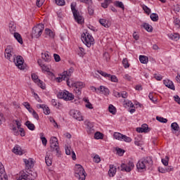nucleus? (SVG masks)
Listing matches in <instances>:
<instances>
[{"instance_id":"nucleus-1","label":"nucleus","mask_w":180,"mask_h":180,"mask_svg":"<svg viewBox=\"0 0 180 180\" xmlns=\"http://www.w3.org/2000/svg\"><path fill=\"white\" fill-rule=\"evenodd\" d=\"M5 58L9 60L11 63H14L16 67L19 68V70H25V60L23 58L20 56H17L13 51V48L11 46H8L5 49L4 52Z\"/></svg>"},{"instance_id":"nucleus-2","label":"nucleus","mask_w":180,"mask_h":180,"mask_svg":"<svg viewBox=\"0 0 180 180\" xmlns=\"http://www.w3.org/2000/svg\"><path fill=\"white\" fill-rule=\"evenodd\" d=\"M11 130L14 136H20L21 137H25V136H26L25 129L22 128V122L19 121V120H15L13 121Z\"/></svg>"},{"instance_id":"nucleus-3","label":"nucleus","mask_w":180,"mask_h":180,"mask_svg":"<svg viewBox=\"0 0 180 180\" xmlns=\"http://www.w3.org/2000/svg\"><path fill=\"white\" fill-rule=\"evenodd\" d=\"M68 86H72L73 91L77 95H81L82 94L83 88H85V83L82 82H72V79L67 80Z\"/></svg>"},{"instance_id":"nucleus-4","label":"nucleus","mask_w":180,"mask_h":180,"mask_svg":"<svg viewBox=\"0 0 180 180\" xmlns=\"http://www.w3.org/2000/svg\"><path fill=\"white\" fill-rule=\"evenodd\" d=\"M82 41H83L86 47H91V46L95 44V39H94V37L88 32L82 34Z\"/></svg>"},{"instance_id":"nucleus-5","label":"nucleus","mask_w":180,"mask_h":180,"mask_svg":"<svg viewBox=\"0 0 180 180\" xmlns=\"http://www.w3.org/2000/svg\"><path fill=\"white\" fill-rule=\"evenodd\" d=\"M75 176L79 180H85L86 178V173L82 165L77 164L75 166Z\"/></svg>"},{"instance_id":"nucleus-6","label":"nucleus","mask_w":180,"mask_h":180,"mask_svg":"<svg viewBox=\"0 0 180 180\" xmlns=\"http://www.w3.org/2000/svg\"><path fill=\"white\" fill-rule=\"evenodd\" d=\"M37 178V173L34 171L21 172L20 176L17 180H34Z\"/></svg>"},{"instance_id":"nucleus-7","label":"nucleus","mask_w":180,"mask_h":180,"mask_svg":"<svg viewBox=\"0 0 180 180\" xmlns=\"http://www.w3.org/2000/svg\"><path fill=\"white\" fill-rule=\"evenodd\" d=\"M57 96L58 99H63V101H65L66 102L74 101L75 98V96L67 90L60 91L58 93Z\"/></svg>"},{"instance_id":"nucleus-8","label":"nucleus","mask_w":180,"mask_h":180,"mask_svg":"<svg viewBox=\"0 0 180 180\" xmlns=\"http://www.w3.org/2000/svg\"><path fill=\"white\" fill-rule=\"evenodd\" d=\"M153 164V160L150 158H145L141 159L136 164L137 169H146L147 167H150Z\"/></svg>"},{"instance_id":"nucleus-9","label":"nucleus","mask_w":180,"mask_h":180,"mask_svg":"<svg viewBox=\"0 0 180 180\" xmlns=\"http://www.w3.org/2000/svg\"><path fill=\"white\" fill-rule=\"evenodd\" d=\"M44 30V25L38 24L32 28V39H39L41 34H43V31Z\"/></svg>"},{"instance_id":"nucleus-10","label":"nucleus","mask_w":180,"mask_h":180,"mask_svg":"<svg viewBox=\"0 0 180 180\" xmlns=\"http://www.w3.org/2000/svg\"><path fill=\"white\" fill-rule=\"evenodd\" d=\"M72 72H74L73 68H70L68 70L64 71L59 75V77L55 78V81H56V82H62L63 81H65V79L66 81H68L70 80L69 78L70 75H72Z\"/></svg>"},{"instance_id":"nucleus-11","label":"nucleus","mask_w":180,"mask_h":180,"mask_svg":"<svg viewBox=\"0 0 180 180\" xmlns=\"http://www.w3.org/2000/svg\"><path fill=\"white\" fill-rule=\"evenodd\" d=\"M70 6L75 20H76L77 23H82V22H84V18L82 16H81V15H79V13L75 8V3H72Z\"/></svg>"},{"instance_id":"nucleus-12","label":"nucleus","mask_w":180,"mask_h":180,"mask_svg":"<svg viewBox=\"0 0 180 180\" xmlns=\"http://www.w3.org/2000/svg\"><path fill=\"white\" fill-rule=\"evenodd\" d=\"M50 147L56 151V153L60 154V146H58V139L56 136H51L49 141Z\"/></svg>"},{"instance_id":"nucleus-13","label":"nucleus","mask_w":180,"mask_h":180,"mask_svg":"<svg viewBox=\"0 0 180 180\" xmlns=\"http://www.w3.org/2000/svg\"><path fill=\"white\" fill-rule=\"evenodd\" d=\"M98 74H100V75H102V77H104V78H106L109 81H111V82H119V79H117V77L116 75H112L110 74L106 73V72H103L102 70H97Z\"/></svg>"},{"instance_id":"nucleus-14","label":"nucleus","mask_w":180,"mask_h":180,"mask_svg":"<svg viewBox=\"0 0 180 180\" xmlns=\"http://www.w3.org/2000/svg\"><path fill=\"white\" fill-rule=\"evenodd\" d=\"M121 171L124 172H130L134 169V163L131 161H129L127 163H122L120 165Z\"/></svg>"},{"instance_id":"nucleus-15","label":"nucleus","mask_w":180,"mask_h":180,"mask_svg":"<svg viewBox=\"0 0 180 180\" xmlns=\"http://www.w3.org/2000/svg\"><path fill=\"white\" fill-rule=\"evenodd\" d=\"M31 78L32 79V81H34V82L35 84H37V85H38V86H39V88H41V89H46V84H44V82H43V81L40 80V79H39V76H37V75H36V73H32L31 75Z\"/></svg>"},{"instance_id":"nucleus-16","label":"nucleus","mask_w":180,"mask_h":180,"mask_svg":"<svg viewBox=\"0 0 180 180\" xmlns=\"http://www.w3.org/2000/svg\"><path fill=\"white\" fill-rule=\"evenodd\" d=\"M70 115L73 117V119H76V120H78L79 122L84 121V117L82 116V114H81V112L78 110H70Z\"/></svg>"},{"instance_id":"nucleus-17","label":"nucleus","mask_w":180,"mask_h":180,"mask_svg":"<svg viewBox=\"0 0 180 180\" xmlns=\"http://www.w3.org/2000/svg\"><path fill=\"white\" fill-rule=\"evenodd\" d=\"M124 108H129V112L132 113H134L136 112V107L134 106V104H133V102L130 100H126L124 101ZM131 108V109H130Z\"/></svg>"},{"instance_id":"nucleus-18","label":"nucleus","mask_w":180,"mask_h":180,"mask_svg":"<svg viewBox=\"0 0 180 180\" xmlns=\"http://www.w3.org/2000/svg\"><path fill=\"white\" fill-rule=\"evenodd\" d=\"M65 154H66L67 155H71V154H72V160H73L74 161H75V160H77V156H76V155H75V152H74V151L72 150V149H71V147H70V146H65Z\"/></svg>"},{"instance_id":"nucleus-19","label":"nucleus","mask_w":180,"mask_h":180,"mask_svg":"<svg viewBox=\"0 0 180 180\" xmlns=\"http://www.w3.org/2000/svg\"><path fill=\"white\" fill-rule=\"evenodd\" d=\"M163 84L169 88V89H172V91H175V85L174 84V82L168 79H166L163 80Z\"/></svg>"},{"instance_id":"nucleus-20","label":"nucleus","mask_w":180,"mask_h":180,"mask_svg":"<svg viewBox=\"0 0 180 180\" xmlns=\"http://www.w3.org/2000/svg\"><path fill=\"white\" fill-rule=\"evenodd\" d=\"M41 58L45 63H50L51 61V55L49 51H44L41 53Z\"/></svg>"},{"instance_id":"nucleus-21","label":"nucleus","mask_w":180,"mask_h":180,"mask_svg":"<svg viewBox=\"0 0 180 180\" xmlns=\"http://www.w3.org/2000/svg\"><path fill=\"white\" fill-rule=\"evenodd\" d=\"M23 161L25 164L27 169H30V168H33V167L34 166V162L32 158L24 159Z\"/></svg>"},{"instance_id":"nucleus-22","label":"nucleus","mask_w":180,"mask_h":180,"mask_svg":"<svg viewBox=\"0 0 180 180\" xmlns=\"http://www.w3.org/2000/svg\"><path fill=\"white\" fill-rule=\"evenodd\" d=\"M109 168H110L108 171L109 176H114L115 175H116V172L117 171V169L116 168V167H115V165H110Z\"/></svg>"},{"instance_id":"nucleus-23","label":"nucleus","mask_w":180,"mask_h":180,"mask_svg":"<svg viewBox=\"0 0 180 180\" xmlns=\"http://www.w3.org/2000/svg\"><path fill=\"white\" fill-rule=\"evenodd\" d=\"M13 153L14 154H16L17 155H23V150H22V148L19 145H16L14 146L13 149Z\"/></svg>"},{"instance_id":"nucleus-24","label":"nucleus","mask_w":180,"mask_h":180,"mask_svg":"<svg viewBox=\"0 0 180 180\" xmlns=\"http://www.w3.org/2000/svg\"><path fill=\"white\" fill-rule=\"evenodd\" d=\"M84 124L86 126L87 131L89 133H92V131H94V124H92V122L86 120Z\"/></svg>"},{"instance_id":"nucleus-25","label":"nucleus","mask_w":180,"mask_h":180,"mask_svg":"<svg viewBox=\"0 0 180 180\" xmlns=\"http://www.w3.org/2000/svg\"><path fill=\"white\" fill-rule=\"evenodd\" d=\"M98 91H101V92L105 96H108V95L110 94L109 89L104 86H100V87L98 89Z\"/></svg>"},{"instance_id":"nucleus-26","label":"nucleus","mask_w":180,"mask_h":180,"mask_svg":"<svg viewBox=\"0 0 180 180\" xmlns=\"http://www.w3.org/2000/svg\"><path fill=\"white\" fill-rule=\"evenodd\" d=\"M83 102L85 103V107L87 109H94V105H92V103H91V102H89V99L86 97L83 98Z\"/></svg>"},{"instance_id":"nucleus-27","label":"nucleus","mask_w":180,"mask_h":180,"mask_svg":"<svg viewBox=\"0 0 180 180\" xmlns=\"http://www.w3.org/2000/svg\"><path fill=\"white\" fill-rule=\"evenodd\" d=\"M8 27H9L10 33H11V34L14 35L15 33H17L16 32V25H15V23L10 22Z\"/></svg>"},{"instance_id":"nucleus-28","label":"nucleus","mask_w":180,"mask_h":180,"mask_svg":"<svg viewBox=\"0 0 180 180\" xmlns=\"http://www.w3.org/2000/svg\"><path fill=\"white\" fill-rule=\"evenodd\" d=\"M45 34L51 39H54V37L56 36V33L49 28L45 29Z\"/></svg>"},{"instance_id":"nucleus-29","label":"nucleus","mask_w":180,"mask_h":180,"mask_svg":"<svg viewBox=\"0 0 180 180\" xmlns=\"http://www.w3.org/2000/svg\"><path fill=\"white\" fill-rule=\"evenodd\" d=\"M168 37L171 39V40H174L175 41H177V40H179V34L174 33V34H168Z\"/></svg>"},{"instance_id":"nucleus-30","label":"nucleus","mask_w":180,"mask_h":180,"mask_svg":"<svg viewBox=\"0 0 180 180\" xmlns=\"http://www.w3.org/2000/svg\"><path fill=\"white\" fill-rule=\"evenodd\" d=\"M13 36L15 40H17V41H18L20 44H23V39H22V36L20 35V34L16 32V33H14Z\"/></svg>"},{"instance_id":"nucleus-31","label":"nucleus","mask_w":180,"mask_h":180,"mask_svg":"<svg viewBox=\"0 0 180 180\" xmlns=\"http://www.w3.org/2000/svg\"><path fill=\"white\" fill-rule=\"evenodd\" d=\"M25 126H27V129H29V130H31L32 131H33L36 129L34 124L32 123L30 121H27L25 122Z\"/></svg>"},{"instance_id":"nucleus-32","label":"nucleus","mask_w":180,"mask_h":180,"mask_svg":"<svg viewBox=\"0 0 180 180\" xmlns=\"http://www.w3.org/2000/svg\"><path fill=\"white\" fill-rule=\"evenodd\" d=\"M139 61L141 64H147L148 63V57L143 55L139 56Z\"/></svg>"},{"instance_id":"nucleus-33","label":"nucleus","mask_w":180,"mask_h":180,"mask_svg":"<svg viewBox=\"0 0 180 180\" xmlns=\"http://www.w3.org/2000/svg\"><path fill=\"white\" fill-rule=\"evenodd\" d=\"M148 129V127L147 126V124H143L142 127L137 128L136 131H138V133H147Z\"/></svg>"},{"instance_id":"nucleus-34","label":"nucleus","mask_w":180,"mask_h":180,"mask_svg":"<svg viewBox=\"0 0 180 180\" xmlns=\"http://www.w3.org/2000/svg\"><path fill=\"white\" fill-rule=\"evenodd\" d=\"M114 5L115 6H116V8H120V9H122V11H124V4H123V2L115 1L114 2Z\"/></svg>"},{"instance_id":"nucleus-35","label":"nucleus","mask_w":180,"mask_h":180,"mask_svg":"<svg viewBox=\"0 0 180 180\" xmlns=\"http://www.w3.org/2000/svg\"><path fill=\"white\" fill-rule=\"evenodd\" d=\"M22 105L27 109V110H28V112H30V113H31L32 112H33L34 110L33 109V108H32L30 106V103H29L28 102H24L22 103Z\"/></svg>"},{"instance_id":"nucleus-36","label":"nucleus","mask_w":180,"mask_h":180,"mask_svg":"<svg viewBox=\"0 0 180 180\" xmlns=\"http://www.w3.org/2000/svg\"><path fill=\"white\" fill-rule=\"evenodd\" d=\"M112 0H104V1L101 4V6L104 9H106V8H108V6H109V5L112 4Z\"/></svg>"},{"instance_id":"nucleus-37","label":"nucleus","mask_w":180,"mask_h":180,"mask_svg":"<svg viewBox=\"0 0 180 180\" xmlns=\"http://www.w3.org/2000/svg\"><path fill=\"white\" fill-rule=\"evenodd\" d=\"M141 8H142V9L145 13H146L147 15H150V13H151V9L146 6V4H141Z\"/></svg>"},{"instance_id":"nucleus-38","label":"nucleus","mask_w":180,"mask_h":180,"mask_svg":"<svg viewBox=\"0 0 180 180\" xmlns=\"http://www.w3.org/2000/svg\"><path fill=\"white\" fill-rule=\"evenodd\" d=\"M171 128L174 130V133L179 131V125H178V123L176 122L172 123Z\"/></svg>"},{"instance_id":"nucleus-39","label":"nucleus","mask_w":180,"mask_h":180,"mask_svg":"<svg viewBox=\"0 0 180 180\" xmlns=\"http://www.w3.org/2000/svg\"><path fill=\"white\" fill-rule=\"evenodd\" d=\"M113 137L114 139H115V140H119L120 141H122V138L123 137V134L119 132H115L113 134Z\"/></svg>"},{"instance_id":"nucleus-40","label":"nucleus","mask_w":180,"mask_h":180,"mask_svg":"<svg viewBox=\"0 0 180 180\" xmlns=\"http://www.w3.org/2000/svg\"><path fill=\"white\" fill-rule=\"evenodd\" d=\"M142 27H144L147 32H153V26L150 25L148 23H143Z\"/></svg>"},{"instance_id":"nucleus-41","label":"nucleus","mask_w":180,"mask_h":180,"mask_svg":"<svg viewBox=\"0 0 180 180\" xmlns=\"http://www.w3.org/2000/svg\"><path fill=\"white\" fill-rule=\"evenodd\" d=\"M99 23L101 24L104 27H109V25L108 24V20L105 19L101 18L99 20Z\"/></svg>"},{"instance_id":"nucleus-42","label":"nucleus","mask_w":180,"mask_h":180,"mask_svg":"<svg viewBox=\"0 0 180 180\" xmlns=\"http://www.w3.org/2000/svg\"><path fill=\"white\" fill-rule=\"evenodd\" d=\"M150 19L153 20V22H158V14L157 13H152L150 14Z\"/></svg>"},{"instance_id":"nucleus-43","label":"nucleus","mask_w":180,"mask_h":180,"mask_svg":"<svg viewBox=\"0 0 180 180\" xmlns=\"http://www.w3.org/2000/svg\"><path fill=\"white\" fill-rule=\"evenodd\" d=\"M121 141H125V143H131V138L122 134V138L121 139Z\"/></svg>"},{"instance_id":"nucleus-44","label":"nucleus","mask_w":180,"mask_h":180,"mask_svg":"<svg viewBox=\"0 0 180 180\" xmlns=\"http://www.w3.org/2000/svg\"><path fill=\"white\" fill-rule=\"evenodd\" d=\"M108 110L110 113H112V115H116V108L113 106V105H110L108 107Z\"/></svg>"},{"instance_id":"nucleus-45","label":"nucleus","mask_w":180,"mask_h":180,"mask_svg":"<svg viewBox=\"0 0 180 180\" xmlns=\"http://www.w3.org/2000/svg\"><path fill=\"white\" fill-rule=\"evenodd\" d=\"M169 161V157L165 156L164 158L162 159V162L165 167L168 166V162Z\"/></svg>"},{"instance_id":"nucleus-46","label":"nucleus","mask_w":180,"mask_h":180,"mask_svg":"<svg viewBox=\"0 0 180 180\" xmlns=\"http://www.w3.org/2000/svg\"><path fill=\"white\" fill-rule=\"evenodd\" d=\"M6 120V119L5 118V115H4V113L0 112V126L5 123Z\"/></svg>"},{"instance_id":"nucleus-47","label":"nucleus","mask_w":180,"mask_h":180,"mask_svg":"<svg viewBox=\"0 0 180 180\" xmlns=\"http://www.w3.org/2000/svg\"><path fill=\"white\" fill-rule=\"evenodd\" d=\"M156 120H158V122H160V123H167V122H168V120L162 117H156Z\"/></svg>"},{"instance_id":"nucleus-48","label":"nucleus","mask_w":180,"mask_h":180,"mask_svg":"<svg viewBox=\"0 0 180 180\" xmlns=\"http://www.w3.org/2000/svg\"><path fill=\"white\" fill-rule=\"evenodd\" d=\"M79 2H82L83 4H85L88 6H92V0H79Z\"/></svg>"},{"instance_id":"nucleus-49","label":"nucleus","mask_w":180,"mask_h":180,"mask_svg":"<svg viewBox=\"0 0 180 180\" xmlns=\"http://www.w3.org/2000/svg\"><path fill=\"white\" fill-rule=\"evenodd\" d=\"M122 64L124 68H129L130 67V65H129V61L127 60V58H124L122 60Z\"/></svg>"},{"instance_id":"nucleus-50","label":"nucleus","mask_w":180,"mask_h":180,"mask_svg":"<svg viewBox=\"0 0 180 180\" xmlns=\"http://www.w3.org/2000/svg\"><path fill=\"white\" fill-rule=\"evenodd\" d=\"M45 162H46V164L48 167H50L52 164V161H51V159H50V158L49 156H46L45 157Z\"/></svg>"},{"instance_id":"nucleus-51","label":"nucleus","mask_w":180,"mask_h":180,"mask_svg":"<svg viewBox=\"0 0 180 180\" xmlns=\"http://www.w3.org/2000/svg\"><path fill=\"white\" fill-rule=\"evenodd\" d=\"M174 26L176 29H179L180 27V20L178 18H175L174 20Z\"/></svg>"},{"instance_id":"nucleus-52","label":"nucleus","mask_w":180,"mask_h":180,"mask_svg":"<svg viewBox=\"0 0 180 180\" xmlns=\"http://www.w3.org/2000/svg\"><path fill=\"white\" fill-rule=\"evenodd\" d=\"M93 161L96 164H99V162H101V157H99L98 155H96L93 158Z\"/></svg>"},{"instance_id":"nucleus-53","label":"nucleus","mask_w":180,"mask_h":180,"mask_svg":"<svg viewBox=\"0 0 180 180\" xmlns=\"http://www.w3.org/2000/svg\"><path fill=\"white\" fill-rule=\"evenodd\" d=\"M55 1L59 6H64L65 5V1L64 0H55Z\"/></svg>"},{"instance_id":"nucleus-54","label":"nucleus","mask_w":180,"mask_h":180,"mask_svg":"<svg viewBox=\"0 0 180 180\" xmlns=\"http://www.w3.org/2000/svg\"><path fill=\"white\" fill-rule=\"evenodd\" d=\"M43 111L44 115H50V108L47 105H44Z\"/></svg>"},{"instance_id":"nucleus-55","label":"nucleus","mask_w":180,"mask_h":180,"mask_svg":"<svg viewBox=\"0 0 180 180\" xmlns=\"http://www.w3.org/2000/svg\"><path fill=\"white\" fill-rule=\"evenodd\" d=\"M95 11L94 10V8H92V6H88V13L89 15H90V16H92L94 13Z\"/></svg>"},{"instance_id":"nucleus-56","label":"nucleus","mask_w":180,"mask_h":180,"mask_svg":"<svg viewBox=\"0 0 180 180\" xmlns=\"http://www.w3.org/2000/svg\"><path fill=\"white\" fill-rule=\"evenodd\" d=\"M41 68L42 71H44V72H50L49 68L47 67L46 65H45L44 64L41 66Z\"/></svg>"},{"instance_id":"nucleus-57","label":"nucleus","mask_w":180,"mask_h":180,"mask_svg":"<svg viewBox=\"0 0 180 180\" xmlns=\"http://www.w3.org/2000/svg\"><path fill=\"white\" fill-rule=\"evenodd\" d=\"M102 134L101 132H96L94 134V139H96V140H101V139H102Z\"/></svg>"},{"instance_id":"nucleus-58","label":"nucleus","mask_w":180,"mask_h":180,"mask_svg":"<svg viewBox=\"0 0 180 180\" xmlns=\"http://www.w3.org/2000/svg\"><path fill=\"white\" fill-rule=\"evenodd\" d=\"M154 78L157 81H162V75H161L160 74H155L154 75Z\"/></svg>"},{"instance_id":"nucleus-59","label":"nucleus","mask_w":180,"mask_h":180,"mask_svg":"<svg viewBox=\"0 0 180 180\" xmlns=\"http://www.w3.org/2000/svg\"><path fill=\"white\" fill-rule=\"evenodd\" d=\"M30 113L33 116L34 119H36V120H39V114H37V112L34 110Z\"/></svg>"},{"instance_id":"nucleus-60","label":"nucleus","mask_w":180,"mask_h":180,"mask_svg":"<svg viewBox=\"0 0 180 180\" xmlns=\"http://www.w3.org/2000/svg\"><path fill=\"white\" fill-rule=\"evenodd\" d=\"M43 4H44V0H37V6H38V8L43 6Z\"/></svg>"},{"instance_id":"nucleus-61","label":"nucleus","mask_w":180,"mask_h":180,"mask_svg":"<svg viewBox=\"0 0 180 180\" xmlns=\"http://www.w3.org/2000/svg\"><path fill=\"white\" fill-rule=\"evenodd\" d=\"M53 57L56 63H58L61 60V58L57 53L53 54Z\"/></svg>"},{"instance_id":"nucleus-62","label":"nucleus","mask_w":180,"mask_h":180,"mask_svg":"<svg viewBox=\"0 0 180 180\" xmlns=\"http://www.w3.org/2000/svg\"><path fill=\"white\" fill-rule=\"evenodd\" d=\"M174 11L175 12H180V5L179 4H176L174 6Z\"/></svg>"},{"instance_id":"nucleus-63","label":"nucleus","mask_w":180,"mask_h":180,"mask_svg":"<svg viewBox=\"0 0 180 180\" xmlns=\"http://www.w3.org/2000/svg\"><path fill=\"white\" fill-rule=\"evenodd\" d=\"M0 178H1V180H8V176L4 173L1 174Z\"/></svg>"},{"instance_id":"nucleus-64","label":"nucleus","mask_w":180,"mask_h":180,"mask_svg":"<svg viewBox=\"0 0 180 180\" xmlns=\"http://www.w3.org/2000/svg\"><path fill=\"white\" fill-rule=\"evenodd\" d=\"M175 102H176L179 105H180V98L179 96H174Z\"/></svg>"}]
</instances>
